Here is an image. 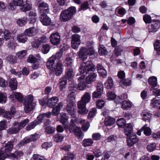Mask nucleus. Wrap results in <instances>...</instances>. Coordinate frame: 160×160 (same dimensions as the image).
Here are the masks:
<instances>
[{
	"label": "nucleus",
	"mask_w": 160,
	"mask_h": 160,
	"mask_svg": "<svg viewBox=\"0 0 160 160\" xmlns=\"http://www.w3.org/2000/svg\"><path fill=\"white\" fill-rule=\"evenodd\" d=\"M90 94L88 92H85L83 95L81 100L79 101L77 104L78 112L82 114H86L88 112L86 107V104L90 101Z\"/></svg>",
	"instance_id": "obj_1"
},
{
	"label": "nucleus",
	"mask_w": 160,
	"mask_h": 160,
	"mask_svg": "<svg viewBox=\"0 0 160 160\" xmlns=\"http://www.w3.org/2000/svg\"><path fill=\"white\" fill-rule=\"evenodd\" d=\"M29 121L28 118L20 122H15L12 124V127L8 130V132L9 134H16L28 123Z\"/></svg>",
	"instance_id": "obj_2"
},
{
	"label": "nucleus",
	"mask_w": 160,
	"mask_h": 160,
	"mask_svg": "<svg viewBox=\"0 0 160 160\" xmlns=\"http://www.w3.org/2000/svg\"><path fill=\"white\" fill-rule=\"evenodd\" d=\"M76 8L71 7L67 9L62 11L60 16V20L62 22H66L71 19L76 12Z\"/></svg>",
	"instance_id": "obj_3"
},
{
	"label": "nucleus",
	"mask_w": 160,
	"mask_h": 160,
	"mask_svg": "<svg viewBox=\"0 0 160 160\" xmlns=\"http://www.w3.org/2000/svg\"><path fill=\"white\" fill-rule=\"evenodd\" d=\"M33 96L31 95L26 96L24 99V110L26 113H28L32 110L35 108V103L33 102Z\"/></svg>",
	"instance_id": "obj_4"
},
{
	"label": "nucleus",
	"mask_w": 160,
	"mask_h": 160,
	"mask_svg": "<svg viewBox=\"0 0 160 160\" xmlns=\"http://www.w3.org/2000/svg\"><path fill=\"white\" fill-rule=\"evenodd\" d=\"M95 69V66L91 61H88L82 63L80 66L79 71L80 73L86 74L89 73L90 71H94Z\"/></svg>",
	"instance_id": "obj_5"
},
{
	"label": "nucleus",
	"mask_w": 160,
	"mask_h": 160,
	"mask_svg": "<svg viewBox=\"0 0 160 160\" xmlns=\"http://www.w3.org/2000/svg\"><path fill=\"white\" fill-rule=\"evenodd\" d=\"M93 54L92 50L88 51L86 48L82 47L81 48L78 55L79 58L83 61H84L87 58L88 55H91Z\"/></svg>",
	"instance_id": "obj_6"
},
{
	"label": "nucleus",
	"mask_w": 160,
	"mask_h": 160,
	"mask_svg": "<svg viewBox=\"0 0 160 160\" xmlns=\"http://www.w3.org/2000/svg\"><path fill=\"white\" fill-rule=\"evenodd\" d=\"M13 142L10 141L4 142L3 144V147L1 150L6 154L8 155L12 151L13 147Z\"/></svg>",
	"instance_id": "obj_7"
},
{
	"label": "nucleus",
	"mask_w": 160,
	"mask_h": 160,
	"mask_svg": "<svg viewBox=\"0 0 160 160\" xmlns=\"http://www.w3.org/2000/svg\"><path fill=\"white\" fill-rule=\"evenodd\" d=\"M80 36L78 34L73 35L72 37L71 46L72 48H77L81 43Z\"/></svg>",
	"instance_id": "obj_8"
},
{
	"label": "nucleus",
	"mask_w": 160,
	"mask_h": 160,
	"mask_svg": "<svg viewBox=\"0 0 160 160\" xmlns=\"http://www.w3.org/2000/svg\"><path fill=\"white\" fill-rule=\"evenodd\" d=\"M38 6L39 12L40 14L49 12V5L47 3L43 2H39Z\"/></svg>",
	"instance_id": "obj_9"
},
{
	"label": "nucleus",
	"mask_w": 160,
	"mask_h": 160,
	"mask_svg": "<svg viewBox=\"0 0 160 160\" xmlns=\"http://www.w3.org/2000/svg\"><path fill=\"white\" fill-rule=\"evenodd\" d=\"M87 85V84L85 82H80L78 86L76 84L73 85L72 84L69 86L68 89L70 90H73L75 91L77 89L79 90H83L86 89Z\"/></svg>",
	"instance_id": "obj_10"
},
{
	"label": "nucleus",
	"mask_w": 160,
	"mask_h": 160,
	"mask_svg": "<svg viewBox=\"0 0 160 160\" xmlns=\"http://www.w3.org/2000/svg\"><path fill=\"white\" fill-rule=\"evenodd\" d=\"M15 112L14 108H12L10 112L4 111V110L0 108V114L2 113L3 117L8 120L10 119L13 117Z\"/></svg>",
	"instance_id": "obj_11"
},
{
	"label": "nucleus",
	"mask_w": 160,
	"mask_h": 160,
	"mask_svg": "<svg viewBox=\"0 0 160 160\" xmlns=\"http://www.w3.org/2000/svg\"><path fill=\"white\" fill-rule=\"evenodd\" d=\"M160 27V22L158 20H153L148 26V32H154L157 31Z\"/></svg>",
	"instance_id": "obj_12"
},
{
	"label": "nucleus",
	"mask_w": 160,
	"mask_h": 160,
	"mask_svg": "<svg viewBox=\"0 0 160 160\" xmlns=\"http://www.w3.org/2000/svg\"><path fill=\"white\" fill-rule=\"evenodd\" d=\"M50 41L54 45H57L59 44L61 41L60 37L58 32L52 33L50 37Z\"/></svg>",
	"instance_id": "obj_13"
},
{
	"label": "nucleus",
	"mask_w": 160,
	"mask_h": 160,
	"mask_svg": "<svg viewBox=\"0 0 160 160\" xmlns=\"http://www.w3.org/2000/svg\"><path fill=\"white\" fill-rule=\"evenodd\" d=\"M40 20L42 23L44 25L48 26L51 23L50 18L46 14H40Z\"/></svg>",
	"instance_id": "obj_14"
},
{
	"label": "nucleus",
	"mask_w": 160,
	"mask_h": 160,
	"mask_svg": "<svg viewBox=\"0 0 160 160\" xmlns=\"http://www.w3.org/2000/svg\"><path fill=\"white\" fill-rule=\"evenodd\" d=\"M63 66L62 63L60 61L58 62L56 64L55 67L54 68V71L55 74L57 76L61 75L63 71Z\"/></svg>",
	"instance_id": "obj_15"
},
{
	"label": "nucleus",
	"mask_w": 160,
	"mask_h": 160,
	"mask_svg": "<svg viewBox=\"0 0 160 160\" xmlns=\"http://www.w3.org/2000/svg\"><path fill=\"white\" fill-rule=\"evenodd\" d=\"M76 104L75 102H70L68 103L66 109L68 114H72L75 111Z\"/></svg>",
	"instance_id": "obj_16"
},
{
	"label": "nucleus",
	"mask_w": 160,
	"mask_h": 160,
	"mask_svg": "<svg viewBox=\"0 0 160 160\" xmlns=\"http://www.w3.org/2000/svg\"><path fill=\"white\" fill-rule=\"evenodd\" d=\"M58 101V97H53L48 100L47 103V106L50 108H52L55 106Z\"/></svg>",
	"instance_id": "obj_17"
},
{
	"label": "nucleus",
	"mask_w": 160,
	"mask_h": 160,
	"mask_svg": "<svg viewBox=\"0 0 160 160\" xmlns=\"http://www.w3.org/2000/svg\"><path fill=\"white\" fill-rule=\"evenodd\" d=\"M97 74L95 73L92 72L89 74L86 78V81L87 83L90 84L92 82L95 81Z\"/></svg>",
	"instance_id": "obj_18"
},
{
	"label": "nucleus",
	"mask_w": 160,
	"mask_h": 160,
	"mask_svg": "<svg viewBox=\"0 0 160 160\" xmlns=\"http://www.w3.org/2000/svg\"><path fill=\"white\" fill-rule=\"evenodd\" d=\"M124 133L128 137L131 136L132 133V126L131 124L128 123L126 125L124 129Z\"/></svg>",
	"instance_id": "obj_19"
},
{
	"label": "nucleus",
	"mask_w": 160,
	"mask_h": 160,
	"mask_svg": "<svg viewBox=\"0 0 160 160\" xmlns=\"http://www.w3.org/2000/svg\"><path fill=\"white\" fill-rule=\"evenodd\" d=\"M63 106V104L62 102H59L56 107L52 109V114L54 116L58 115L59 113L60 109Z\"/></svg>",
	"instance_id": "obj_20"
},
{
	"label": "nucleus",
	"mask_w": 160,
	"mask_h": 160,
	"mask_svg": "<svg viewBox=\"0 0 160 160\" xmlns=\"http://www.w3.org/2000/svg\"><path fill=\"white\" fill-rule=\"evenodd\" d=\"M36 33V29L32 27L27 29L24 31L25 34L27 36L31 37L34 36Z\"/></svg>",
	"instance_id": "obj_21"
},
{
	"label": "nucleus",
	"mask_w": 160,
	"mask_h": 160,
	"mask_svg": "<svg viewBox=\"0 0 160 160\" xmlns=\"http://www.w3.org/2000/svg\"><path fill=\"white\" fill-rule=\"evenodd\" d=\"M74 135L77 137L78 139L82 140L83 136V133L82 132L80 128L78 127H76L73 132Z\"/></svg>",
	"instance_id": "obj_22"
},
{
	"label": "nucleus",
	"mask_w": 160,
	"mask_h": 160,
	"mask_svg": "<svg viewBox=\"0 0 160 160\" xmlns=\"http://www.w3.org/2000/svg\"><path fill=\"white\" fill-rule=\"evenodd\" d=\"M66 78L68 79L72 78L74 75L73 70L72 68H68L65 72Z\"/></svg>",
	"instance_id": "obj_23"
},
{
	"label": "nucleus",
	"mask_w": 160,
	"mask_h": 160,
	"mask_svg": "<svg viewBox=\"0 0 160 160\" xmlns=\"http://www.w3.org/2000/svg\"><path fill=\"white\" fill-rule=\"evenodd\" d=\"M29 15L31 22L33 23L35 22L37 19L36 17V11L35 10H32L29 12Z\"/></svg>",
	"instance_id": "obj_24"
},
{
	"label": "nucleus",
	"mask_w": 160,
	"mask_h": 160,
	"mask_svg": "<svg viewBox=\"0 0 160 160\" xmlns=\"http://www.w3.org/2000/svg\"><path fill=\"white\" fill-rule=\"evenodd\" d=\"M9 85L12 90L16 89L17 87V82L16 79L13 78L10 79Z\"/></svg>",
	"instance_id": "obj_25"
},
{
	"label": "nucleus",
	"mask_w": 160,
	"mask_h": 160,
	"mask_svg": "<svg viewBox=\"0 0 160 160\" xmlns=\"http://www.w3.org/2000/svg\"><path fill=\"white\" fill-rule=\"evenodd\" d=\"M39 124L38 120H35L33 122L30 123L26 127V129L27 130L29 131L34 128L36 126Z\"/></svg>",
	"instance_id": "obj_26"
},
{
	"label": "nucleus",
	"mask_w": 160,
	"mask_h": 160,
	"mask_svg": "<svg viewBox=\"0 0 160 160\" xmlns=\"http://www.w3.org/2000/svg\"><path fill=\"white\" fill-rule=\"evenodd\" d=\"M115 122V119L110 117L106 118L104 120V124L106 126H111Z\"/></svg>",
	"instance_id": "obj_27"
},
{
	"label": "nucleus",
	"mask_w": 160,
	"mask_h": 160,
	"mask_svg": "<svg viewBox=\"0 0 160 160\" xmlns=\"http://www.w3.org/2000/svg\"><path fill=\"white\" fill-rule=\"evenodd\" d=\"M17 39L19 42L22 43H24L27 40V38L25 34H21L18 35Z\"/></svg>",
	"instance_id": "obj_28"
},
{
	"label": "nucleus",
	"mask_w": 160,
	"mask_h": 160,
	"mask_svg": "<svg viewBox=\"0 0 160 160\" xmlns=\"http://www.w3.org/2000/svg\"><path fill=\"white\" fill-rule=\"evenodd\" d=\"M72 91L70 92L69 93L67 98V101L69 102H74L75 99V94L74 92L75 91L70 90Z\"/></svg>",
	"instance_id": "obj_29"
},
{
	"label": "nucleus",
	"mask_w": 160,
	"mask_h": 160,
	"mask_svg": "<svg viewBox=\"0 0 160 160\" xmlns=\"http://www.w3.org/2000/svg\"><path fill=\"white\" fill-rule=\"evenodd\" d=\"M148 82L152 88L156 87L157 85V79L156 77H152L148 79Z\"/></svg>",
	"instance_id": "obj_30"
},
{
	"label": "nucleus",
	"mask_w": 160,
	"mask_h": 160,
	"mask_svg": "<svg viewBox=\"0 0 160 160\" xmlns=\"http://www.w3.org/2000/svg\"><path fill=\"white\" fill-rule=\"evenodd\" d=\"M140 130L144 131V134L146 136H150L151 133V130L148 127H147V125L145 124L141 129Z\"/></svg>",
	"instance_id": "obj_31"
},
{
	"label": "nucleus",
	"mask_w": 160,
	"mask_h": 160,
	"mask_svg": "<svg viewBox=\"0 0 160 160\" xmlns=\"http://www.w3.org/2000/svg\"><path fill=\"white\" fill-rule=\"evenodd\" d=\"M132 103L126 100H124L122 102V108L124 109L127 110L131 107Z\"/></svg>",
	"instance_id": "obj_32"
},
{
	"label": "nucleus",
	"mask_w": 160,
	"mask_h": 160,
	"mask_svg": "<svg viewBox=\"0 0 160 160\" xmlns=\"http://www.w3.org/2000/svg\"><path fill=\"white\" fill-rule=\"evenodd\" d=\"M113 85V82L111 78L108 77L107 82L105 83V87L108 89H111Z\"/></svg>",
	"instance_id": "obj_33"
},
{
	"label": "nucleus",
	"mask_w": 160,
	"mask_h": 160,
	"mask_svg": "<svg viewBox=\"0 0 160 160\" xmlns=\"http://www.w3.org/2000/svg\"><path fill=\"white\" fill-rule=\"evenodd\" d=\"M66 78H62L60 79V88L61 90H62L66 87L67 81Z\"/></svg>",
	"instance_id": "obj_34"
},
{
	"label": "nucleus",
	"mask_w": 160,
	"mask_h": 160,
	"mask_svg": "<svg viewBox=\"0 0 160 160\" xmlns=\"http://www.w3.org/2000/svg\"><path fill=\"white\" fill-rule=\"evenodd\" d=\"M152 114L149 112H142L141 114L143 119L145 121L146 120L149 121L151 117Z\"/></svg>",
	"instance_id": "obj_35"
},
{
	"label": "nucleus",
	"mask_w": 160,
	"mask_h": 160,
	"mask_svg": "<svg viewBox=\"0 0 160 160\" xmlns=\"http://www.w3.org/2000/svg\"><path fill=\"white\" fill-rule=\"evenodd\" d=\"M1 29H0V36H3L4 38L6 40L8 39L10 36V33L9 31L7 30H5L3 32H2Z\"/></svg>",
	"instance_id": "obj_36"
},
{
	"label": "nucleus",
	"mask_w": 160,
	"mask_h": 160,
	"mask_svg": "<svg viewBox=\"0 0 160 160\" xmlns=\"http://www.w3.org/2000/svg\"><path fill=\"white\" fill-rule=\"evenodd\" d=\"M27 55V51L25 50H22L17 52L16 54V56L19 59H22Z\"/></svg>",
	"instance_id": "obj_37"
},
{
	"label": "nucleus",
	"mask_w": 160,
	"mask_h": 160,
	"mask_svg": "<svg viewBox=\"0 0 160 160\" xmlns=\"http://www.w3.org/2000/svg\"><path fill=\"white\" fill-rule=\"evenodd\" d=\"M75 123L71 122L69 125L65 124V126H64L65 129H68L71 133L72 132L74 131L75 129Z\"/></svg>",
	"instance_id": "obj_38"
},
{
	"label": "nucleus",
	"mask_w": 160,
	"mask_h": 160,
	"mask_svg": "<svg viewBox=\"0 0 160 160\" xmlns=\"http://www.w3.org/2000/svg\"><path fill=\"white\" fill-rule=\"evenodd\" d=\"M98 53L100 55H106L108 53V52L103 45H100L99 46Z\"/></svg>",
	"instance_id": "obj_39"
},
{
	"label": "nucleus",
	"mask_w": 160,
	"mask_h": 160,
	"mask_svg": "<svg viewBox=\"0 0 160 160\" xmlns=\"http://www.w3.org/2000/svg\"><path fill=\"white\" fill-rule=\"evenodd\" d=\"M82 143L84 147H86L91 146L93 143V141L92 139H85L82 141Z\"/></svg>",
	"instance_id": "obj_40"
},
{
	"label": "nucleus",
	"mask_w": 160,
	"mask_h": 160,
	"mask_svg": "<svg viewBox=\"0 0 160 160\" xmlns=\"http://www.w3.org/2000/svg\"><path fill=\"white\" fill-rule=\"evenodd\" d=\"M72 58L70 57H66L64 60V63L65 65L68 67L71 66L72 64Z\"/></svg>",
	"instance_id": "obj_41"
},
{
	"label": "nucleus",
	"mask_w": 160,
	"mask_h": 160,
	"mask_svg": "<svg viewBox=\"0 0 160 160\" xmlns=\"http://www.w3.org/2000/svg\"><path fill=\"white\" fill-rule=\"evenodd\" d=\"M27 22V18L24 17L21 19H19L17 21L18 24L20 26H22L25 25Z\"/></svg>",
	"instance_id": "obj_42"
},
{
	"label": "nucleus",
	"mask_w": 160,
	"mask_h": 160,
	"mask_svg": "<svg viewBox=\"0 0 160 160\" xmlns=\"http://www.w3.org/2000/svg\"><path fill=\"white\" fill-rule=\"evenodd\" d=\"M118 125L120 128H123L126 125V121L123 118L118 119L117 121Z\"/></svg>",
	"instance_id": "obj_43"
},
{
	"label": "nucleus",
	"mask_w": 160,
	"mask_h": 160,
	"mask_svg": "<svg viewBox=\"0 0 160 160\" xmlns=\"http://www.w3.org/2000/svg\"><path fill=\"white\" fill-rule=\"evenodd\" d=\"M151 103L152 107L160 108V103L159 100L154 99L151 100Z\"/></svg>",
	"instance_id": "obj_44"
},
{
	"label": "nucleus",
	"mask_w": 160,
	"mask_h": 160,
	"mask_svg": "<svg viewBox=\"0 0 160 160\" xmlns=\"http://www.w3.org/2000/svg\"><path fill=\"white\" fill-rule=\"evenodd\" d=\"M68 117L67 115L65 113L63 114L61 117L60 121V122L63 124L64 126H65V124H66L65 123L68 122Z\"/></svg>",
	"instance_id": "obj_45"
},
{
	"label": "nucleus",
	"mask_w": 160,
	"mask_h": 160,
	"mask_svg": "<svg viewBox=\"0 0 160 160\" xmlns=\"http://www.w3.org/2000/svg\"><path fill=\"white\" fill-rule=\"evenodd\" d=\"M31 8V5L28 3H26L20 8L22 11L26 12L30 10Z\"/></svg>",
	"instance_id": "obj_46"
},
{
	"label": "nucleus",
	"mask_w": 160,
	"mask_h": 160,
	"mask_svg": "<svg viewBox=\"0 0 160 160\" xmlns=\"http://www.w3.org/2000/svg\"><path fill=\"white\" fill-rule=\"evenodd\" d=\"M50 47L49 44L44 45L42 48V51L44 54H47L50 50Z\"/></svg>",
	"instance_id": "obj_47"
},
{
	"label": "nucleus",
	"mask_w": 160,
	"mask_h": 160,
	"mask_svg": "<svg viewBox=\"0 0 160 160\" xmlns=\"http://www.w3.org/2000/svg\"><path fill=\"white\" fill-rule=\"evenodd\" d=\"M15 98L20 102L23 101V97L22 94L20 92H16L14 94Z\"/></svg>",
	"instance_id": "obj_48"
},
{
	"label": "nucleus",
	"mask_w": 160,
	"mask_h": 160,
	"mask_svg": "<svg viewBox=\"0 0 160 160\" xmlns=\"http://www.w3.org/2000/svg\"><path fill=\"white\" fill-rule=\"evenodd\" d=\"M74 158V156L73 154L70 152H68L62 160H72Z\"/></svg>",
	"instance_id": "obj_49"
},
{
	"label": "nucleus",
	"mask_w": 160,
	"mask_h": 160,
	"mask_svg": "<svg viewBox=\"0 0 160 160\" xmlns=\"http://www.w3.org/2000/svg\"><path fill=\"white\" fill-rule=\"evenodd\" d=\"M63 136L61 134H58L54 137V141L57 142H61L63 138Z\"/></svg>",
	"instance_id": "obj_50"
},
{
	"label": "nucleus",
	"mask_w": 160,
	"mask_h": 160,
	"mask_svg": "<svg viewBox=\"0 0 160 160\" xmlns=\"http://www.w3.org/2000/svg\"><path fill=\"white\" fill-rule=\"evenodd\" d=\"M38 134L35 133L31 135L29 138H27V139L28 140V143L30 142L35 141L38 138Z\"/></svg>",
	"instance_id": "obj_51"
},
{
	"label": "nucleus",
	"mask_w": 160,
	"mask_h": 160,
	"mask_svg": "<svg viewBox=\"0 0 160 160\" xmlns=\"http://www.w3.org/2000/svg\"><path fill=\"white\" fill-rule=\"evenodd\" d=\"M96 112V109L95 108L91 109L88 114V118H93L95 115Z\"/></svg>",
	"instance_id": "obj_52"
},
{
	"label": "nucleus",
	"mask_w": 160,
	"mask_h": 160,
	"mask_svg": "<svg viewBox=\"0 0 160 160\" xmlns=\"http://www.w3.org/2000/svg\"><path fill=\"white\" fill-rule=\"evenodd\" d=\"M102 92L101 91H94L92 94V98H100Z\"/></svg>",
	"instance_id": "obj_53"
},
{
	"label": "nucleus",
	"mask_w": 160,
	"mask_h": 160,
	"mask_svg": "<svg viewBox=\"0 0 160 160\" xmlns=\"http://www.w3.org/2000/svg\"><path fill=\"white\" fill-rule=\"evenodd\" d=\"M37 59L33 55H30L27 59V61L30 63H35L37 61Z\"/></svg>",
	"instance_id": "obj_54"
},
{
	"label": "nucleus",
	"mask_w": 160,
	"mask_h": 160,
	"mask_svg": "<svg viewBox=\"0 0 160 160\" xmlns=\"http://www.w3.org/2000/svg\"><path fill=\"white\" fill-rule=\"evenodd\" d=\"M105 103L104 101L102 99H98L96 102V105L97 107L99 108H102Z\"/></svg>",
	"instance_id": "obj_55"
},
{
	"label": "nucleus",
	"mask_w": 160,
	"mask_h": 160,
	"mask_svg": "<svg viewBox=\"0 0 160 160\" xmlns=\"http://www.w3.org/2000/svg\"><path fill=\"white\" fill-rule=\"evenodd\" d=\"M55 129V128L51 126H48L46 128L45 132L48 134H51L54 132Z\"/></svg>",
	"instance_id": "obj_56"
},
{
	"label": "nucleus",
	"mask_w": 160,
	"mask_h": 160,
	"mask_svg": "<svg viewBox=\"0 0 160 160\" xmlns=\"http://www.w3.org/2000/svg\"><path fill=\"white\" fill-rule=\"evenodd\" d=\"M114 51L115 53L116 56H118L120 55L122 51V47L121 46L116 47Z\"/></svg>",
	"instance_id": "obj_57"
},
{
	"label": "nucleus",
	"mask_w": 160,
	"mask_h": 160,
	"mask_svg": "<svg viewBox=\"0 0 160 160\" xmlns=\"http://www.w3.org/2000/svg\"><path fill=\"white\" fill-rule=\"evenodd\" d=\"M6 95L5 93H0V102L4 103L6 101Z\"/></svg>",
	"instance_id": "obj_58"
},
{
	"label": "nucleus",
	"mask_w": 160,
	"mask_h": 160,
	"mask_svg": "<svg viewBox=\"0 0 160 160\" xmlns=\"http://www.w3.org/2000/svg\"><path fill=\"white\" fill-rule=\"evenodd\" d=\"M143 19L146 23H149L152 22L151 17L148 15L146 14L144 15Z\"/></svg>",
	"instance_id": "obj_59"
},
{
	"label": "nucleus",
	"mask_w": 160,
	"mask_h": 160,
	"mask_svg": "<svg viewBox=\"0 0 160 160\" xmlns=\"http://www.w3.org/2000/svg\"><path fill=\"white\" fill-rule=\"evenodd\" d=\"M32 158L35 160H46L43 156L38 154H34Z\"/></svg>",
	"instance_id": "obj_60"
},
{
	"label": "nucleus",
	"mask_w": 160,
	"mask_h": 160,
	"mask_svg": "<svg viewBox=\"0 0 160 160\" xmlns=\"http://www.w3.org/2000/svg\"><path fill=\"white\" fill-rule=\"evenodd\" d=\"M156 147V145L155 143H152L148 145L147 146V149L148 151L151 152L154 150Z\"/></svg>",
	"instance_id": "obj_61"
},
{
	"label": "nucleus",
	"mask_w": 160,
	"mask_h": 160,
	"mask_svg": "<svg viewBox=\"0 0 160 160\" xmlns=\"http://www.w3.org/2000/svg\"><path fill=\"white\" fill-rule=\"evenodd\" d=\"M87 48H86L88 51H90L91 50H92L93 52V54L94 53V50L93 49V45L90 42H88L86 44Z\"/></svg>",
	"instance_id": "obj_62"
},
{
	"label": "nucleus",
	"mask_w": 160,
	"mask_h": 160,
	"mask_svg": "<svg viewBox=\"0 0 160 160\" xmlns=\"http://www.w3.org/2000/svg\"><path fill=\"white\" fill-rule=\"evenodd\" d=\"M103 87L102 83L100 82H98L97 86V91H101L103 92Z\"/></svg>",
	"instance_id": "obj_63"
},
{
	"label": "nucleus",
	"mask_w": 160,
	"mask_h": 160,
	"mask_svg": "<svg viewBox=\"0 0 160 160\" xmlns=\"http://www.w3.org/2000/svg\"><path fill=\"white\" fill-rule=\"evenodd\" d=\"M154 48L155 50L160 51V41L157 40L154 44Z\"/></svg>",
	"instance_id": "obj_64"
}]
</instances>
